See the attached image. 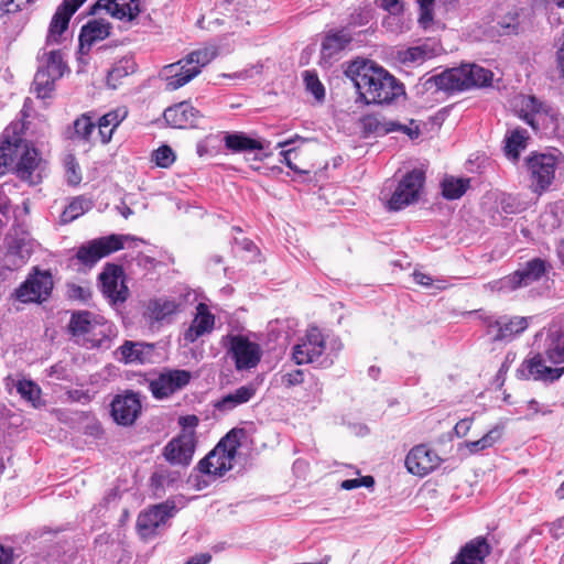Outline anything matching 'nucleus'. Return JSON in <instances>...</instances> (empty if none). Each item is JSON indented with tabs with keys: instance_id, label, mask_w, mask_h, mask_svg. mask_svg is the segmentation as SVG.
Returning a JSON list of instances; mask_svg holds the SVG:
<instances>
[{
	"instance_id": "f257e3e1",
	"label": "nucleus",
	"mask_w": 564,
	"mask_h": 564,
	"mask_svg": "<svg viewBox=\"0 0 564 564\" xmlns=\"http://www.w3.org/2000/svg\"><path fill=\"white\" fill-rule=\"evenodd\" d=\"M365 105H391L405 95L404 85L383 66L371 59L352 61L345 69Z\"/></svg>"
},
{
	"instance_id": "f03ea898",
	"label": "nucleus",
	"mask_w": 564,
	"mask_h": 564,
	"mask_svg": "<svg viewBox=\"0 0 564 564\" xmlns=\"http://www.w3.org/2000/svg\"><path fill=\"white\" fill-rule=\"evenodd\" d=\"M9 167L20 181L32 186L42 183L47 171V162L22 138L18 124L7 127L0 138V175Z\"/></svg>"
},
{
	"instance_id": "7ed1b4c3",
	"label": "nucleus",
	"mask_w": 564,
	"mask_h": 564,
	"mask_svg": "<svg viewBox=\"0 0 564 564\" xmlns=\"http://www.w3.org/2000/svg\"><path fill=\"white\" fill-rule=\"evenodd\" d=\"M494 73L477 64H462L459 67L446 69L425 80V89L435 88L446 93L464 91L471 88L489 87Z\"/></svg>"
},
{
	"instance_id": "20e7f679",
	"label": "nucleus",
	"mask_w": 564,
	"mask_h": 564,
	"mask_svg": "<svg viewBox=\"0 0 564 564\" xmlns=\"http://www.w3.org/2000/svg\"><path fill=\"white\" fill-rule=\"evenodd\" d=\"M343 344L338 338L326 341L322 330L312 326L301 340L292 347V359L296 365L312 364L318 368L330 367Z\"/></svg>"
},
{
	"instance_id": "39448f33",
	"label": "nucleus",
	"mask_w": 564,
	"mask_h": 564,
	"mask_svg": "<svg viewBox=\"0 0 564 564\" xmlns=\"http://www.w3.org/2000/svg\"><path fill=\"white\" fill-rule=\"evenodd\" d=\"M246 435L247 431L243 427H234L228 431L197 463L196 469L213 479L223 478L232 468V462Z\"/></svg>"
},
{
	"instance_id": "423d86ee",
	"label": "nucleus",
	"mask_w": 564,
	"mask_h": 564,
	"mask_svg": "<svg viewBox=\"0 0 564 564\" xmlns=\"http://www.w3.org/2000/svg\"><path fill=\"white\" fill-rule=\"evenodd\" d=\"M423 191V167L405 172L397 182L394 189L387 194L382 191L384 207L388 212H400L415 204Z\"/></svg>"
},
{
	"instance_id": "0eeeda50",
	"label": "nucleus",
	"mask_w": 564,
	"mask_h": 564,
	"mask_svg": "<svg viewBox=\"0 0 564 564\" xmlns=\"http://www.w3.org/2000/svg\"><path fill=\"white\" fill-rule=\"evenodd\" d=\"M209 61L206 51H194L185 59L164 66L161 76L166 82V89L172 91L183 87L195 78Z\"/></svg>"
},
{
	"instance_id": "6e6552de",
	"label": "nucleus",
	"mask_w": 564,
	"mask_h": 564,
	"mask_svg": "<svg viewBox=\"0 0 564 564\" xmlns=\"http://www.w3.org/2000/svg\"><path fill=\"white\" fill-rule=\"evenodd\" d=\"M54 281L50 270L33 267L25 280L14 290L13 296L23 304L46 302L53 292Z\"/></svg>"
},
{
	"instance_id": "1a4fd4ad",
	"label": "nucleus",
	"mask_w": 564,
	"mask_h": 564,
	"mask_svg": "<svg viewBox=\"0 0 564 564\" xmlns=\"http://www.w3.org/2000/svg\"><path fill=\"white\" fill-rule=\"evenodd\" d=\"M238 371L256 368L262 358L261 346L240 334H227L221 339Z\"/></svg>"
},
{
	"instance_id": "9d476101",
	"label": "nucleus",
	"mask_w": 564,
	"mask_h": 564,
	"mask_svg": "<svg viewBox=\"0 0 564 564\" xmlns=\"http://www.w3.org/2000/svg\"><path fill=\"white\" fill-rule=\"evenodd\" d=\"M6 252L0 260V272H13L26 264L34 249L28 232L9 231L4 238Z\"/></svg>"
},
{
	"instance_id": "9b49d317",
	"label": "nucleus",
	"mask_w": 564,
	"mask_h": 564,
	"mask_svg": "<svg viewBox=\"0 0 564 564\" xmlns=\"http://www.w3.org/2000/svg\"><path fill=\"white\" fill-rule=\"evenodd\" d=\"M129 238V236L110 234L91 239L77 248L75 258L80 264L91 269L102 258L123 249L124 240Z\"/></svg>"
},
{
	"instance_id": "f8f14e48",
	"label": "nucleus",
	"mask_w": 564,
	"mask_h": 564,
	"mask_svg": "<svg viewBox=\"0 0 564 564\" xmlns=\"http://www.w3.org/2000/svg\"><path fill=\"white\" fill-rule=\"evenodd\" d=\"M224 145L231 153L253 154L252 158L246 156L247 161L260 162L272 155L269 141L253 138L242 131L225 132Z\"/></svg>"
},
{
	"instance_id": "ddd939ff",
	"label": "nucleus",
	"mask_w": 564,
	"mask_h": 564,
	"mask_svg": "<svg viewBox=\"0 0 564 564\" xmlns=\"http://www.w3.org/2000/svg\"><path fill=\"white\" fill-rule=\"evenodd\" d=\"M178 508L175 501L167 499L163 502L150 507L139 513L135 528L139 535L144 539H151L158 533V529L164 525L169 519L173 518Z\"/></svg>"
},
{
	"instance_id": "4468645a",
	"label": "nucleus",
	"mask_w": 564,
	"mask_h": 564,
	"mask_svg": "<svg viewBox=\"0 0 564 564\" xmlns=\"http://www.w3.org/2000/svg\"><path fill=\"white\" fill-rule=\"evenodd\" d=\"M352 41L354 36L348 28L340 26L325 31L321 43L319 65L324 68L330 67L350 47Z\"/></svg>"
},
{
	"instance_id": "2eb2a0df",
	"label": "nucleus",
	"mask_w": 564,
	"mask_h": 564,
	"mask_svg": "<svg viewBox=\"0 0 564 564\" xmlns=\"http://www.w3.org/2000/svg\"><path fill=\"white\" fill-rule=\"evenodd\" d=\"M123 278L122 267L116 263H106L98 275L100 292L111 306L122 304L128 299L129 290Z\"/></svg>"
},
{
	"instance_id": "dca6fc26",
	"label": "nucleus",
	"mask_w": 564,
	"mask_h": 564,
	"mask_svg": "<svg viewBox=\"0 0 564 564\" xmlns=\"http://www.w3.org/2000/svg\"><path fill=\"white\" fill-rule=\"evenodd\" d=\"M553 269L552 264L542 258H532L523 265L503 278V286L509 290H517L529 286L530 284L542 280Z\"/></svg>"
},
{
	"instance_id": "f3484780",
	"label": "nucleus",
	"mask_w": 564,
	"mask_h": 564,
	"mask_svg": "<svg viewBox=\"0 0 564 564\" xmlns=\"http://www.w3.org/2000/svg\"><path fill=\"white\" fill-rule=\"evenodd\" d=\"M534 192L541 193L549 188L555 177L556 156L550 153H532L525 160Z\"/></svg>"
},
{
	"instance_id": "a211bd4d",
	"label": "nucleus",
	"mask_w": 564,
	"mask_h": 564,
	"mask_svg": "<svg viewBox=\"0 0 564 564\" xmlns=\"http://www.w3.org/2000/svg\"><path fill=\"white\" fill-rule=\"evenodd\" d=\"M192 379V372L185 369H164L149 382V390L155 400H164L185 388Z\"/></svg>"
},
{
	"instance_id": "6ab92c4d",
	"label": "nucleus",
	"mask_w": 564,
	"mask_h": 564,
	"mask_svg": "<svg viewBox=\"0 0 564 564\" xmlns=\"http://www.w3.org/2000/svg\"><path fill=\"white\" fill-rule=\"evenodd\" d=\"M484 323L494 341H509L529 326L527 317L507 315H486Z\"/></svg>"
},
{
	"instance_id": "aec40b11",
	"label": "nucleus",
	"mask_w": 564,
	"mask_h": 564,
	"mask_svg": "<svg viewBox=\"0 0 564 564\" xmlns=\"http://www.w3.org/2000/svg\"><path fill=\"white\" fill-rule=\"evenodd\" d=\"M141 400L134 391L127 390L116 394L110 403V414L113 421L122 426L132 425L141 413Z\"/></svg>"
},
{
	"instance_id": "412c9836",
	"label": "nucleus",
	"mask_w": 564,
	"mask_h": 564,
	"mask_svg": "<svg viewBox=\"0 0 564 564\" xmlns=\"http://www.w3.org/2000/svg\"><path fill=\"white\" fill-rule=\"evenodd\" d=\"M359 123L364 138L383 137L388 133L400 131L413 139L416 138L420 133L419 128L413 130L410 127L400 123L399 121L386 120L383 117L376 113L362 116L359 119Z\"/></svg>"
},
{
	"instance_id": "4be33fe9",
	"label": "nucleus",
	"mask_w": 564,
	"mask_h": 564,
	"mask_svg": "<svg viewBox=\"0 0 564 564\" xmlns=\"http://www.w3.org/2000/svg\"><path fill=\"white\" fill-rule=\"evenodd\" d=\"M195 448V432H181L164 446L163 456L172 465L187 467L193 459Z\"/></svg>"
},
{
	"instance_id": "5701e85b",
	"label": "nucleus",
	"mask_w": 564,
	"mask_h": 564,
	"mask_svg": "<svg viewBox=\"0 0 564 564\" xmlns=\"http://www.w3.org/2000/svg\"><path fill=\"white\" fill-rule=\"evenodd\" d=\"M87 0H63L57 7L48 25L46 45L61 44L62 36L68 29L70 18Z\"/></svg>"
},
{
	"instance_id": "b1692460",
	"label": "nucleus",
	"mask_w": 564,
	"mask_h": 564,
	"mask_svg": "<svg viewBox=\"0 0 564 564\" xmlns=\"http://www.w3.org/2000/svg\"><path fill=\"white\" fill-rule=\"evenodd\" d=\"M167 126L176 129L199 128L203 115L191 101H181L167 107L163 112Z\"/></svg>"
},
{
	"instance_id": "393cba45",
	"label": "nucleus",
	"mask_w": 564,
	"mask_h": 564,
	"mask_svg": "<svg viewBox=\"0 0 564 564\" xmlns=\"http://www.w3.org/2000/svg\"><path fill=\"white\" fill-rule=\"evenodd\" d=\"M154 350V344L124 340L116 349L115 358L124 365H145L152 362Z\"/></svg>"
},
{
	"instance_id": "a878e982",
	"label": "nucleus",
	"mask_w": 564,
	"mask_h": 564,
	"mask_svg": "<svg viewBox=\"0 0 564 564\" xmlns=\"http://www.w3.org/2000/svg\"><path fill=\"white\" fill-rule=\"evenodd\" d=\"M111 29V23L105 19L89 20L80 28L77 53L80 56L88 55L96 42L102 41L110 35Z\"/></svg>"
},
{
	"instance_id": "bb28decb",
	"label": "nucleus",
	"mask_w": 564,
	"mask_h": 564,
	"mask_svg": "<svg viewBox=\"0 0 564 564\" xmlns=\"http://www.w3.org/2000/svg\"><path fill=\"white\" fill-rule=\"evenodd\" d=\"M257 390V384L253 382L240 386L214 401V411L220 414H227L236 408L251 401L254 398Z\"/></svg>"
},
{
	"instance_id": "cd10ccee",
	"label": "nucleus",
	"mask_w": 564,
	"mask_h": 564,
	"mask_svg": "<svg viewBox=\"0 0 564 564\" xmlns=\"http://www.w3.org/2000/svg\"><path fill=\"white\" fill-rule=\"evenodd\" d=\"M518 372L522 379L533 378L534 380L543 382H554L564 373V367H547L545 366L542 356L536 354L532 358L524 360L522 368L519 369Z\"/></svg>"
},
{
	"instance_id": "c85d7f7f",
	"label": "nucleus",
	"mask_w": 564,
	"mask_h": 564,
	"mask_svg": "<svg viewBox=\"0 0 564 564\" xmlns=\"http://www.w3.org/2000/svg\"><path fill=\"white\" fill-rule=\"evenodd\" d=\"M491 553V545L485 536L471 539L455 555L451 564H485V560Z\"/></svg>"
},
{
	"instance_id": "c756f323",
	"label": "nucleus",
	"mask_w": 564,
	"mask_h": 564,
	"mask_svg": "<svg viewBox=\"0 0 564 564\" xmlns=\"http://www.w3.org/2000/svg\"><path fill=\"white\" fill-rule=\"evenodd\" d=\"M214 325L215 316L204 305L199 304L195 318L184 333V339L188 343H195L199 337L210 333Z\"/></svg>"
},
{
	"instance_id": "7c9ffc66",
	"label": "nucleus",
	"mask_w": 564,
	"mask_h": 564,
	"mask_svg": "<svg viewBox=\"0 0 564 564\" xmlns=\"http://www.w3.org/2000/svg\"><path fill=\"white\" fill-rule=\"evenodd\" d=\"M15 389L21 399L30 403L34 409H41L45 405V402L42 400V389L34 380L19 379L15 383Z\"/></svg>"
},
{
	"instance_id": "2f4dec72",
	"label": "nucleus",
	"mask_w": 564,
	"mask_h": 564,
	"mask_svg": "<svg viewBox=\"0 0 564 564\" xmlns=\"http://www.w3.org/2000/svg\"><path fill=\"white\" fill-rule=\"evenodd\" d=\"M94 314L89 311L72 312L67 330L73 337L88 335L94 329Z\"/></svg>"
},
{
	"instance_id": "473e14b6",
	"label": "nucleus",
	"mask_w": 564,
	"mask_h": 564,
	"mask_svg": "<svg viewBox=\"0 0 564 564\" xmlns=\"http://www.w3.org/2000/svg\"><path fill=\"white\" fill-rule=\"evenodd\" d=\"M470 178L446 175L441 182L442 196L448 200L459 199L469 188Z\"/></svg>"
},
{
	"instance_id": "72a5a7b5",
	"label": "nucleus",
	"mask_w": 564,
	"mask_h": 564,
	"mask_svg": "<svg viewBox=\"0 0 564 564\" xmlns=\"http://www.w3.org/2000/svg\"><path fill=\"white\" fill-rule=\"evenodd\" d=\"M126 116L127 111L120 113V110H112L98 119L96 126H98L101 143L107 144L110 142L115 129L122 122Z\"/></svg>"
},
{
	"instance_id": "f704fd0d",
	"label": "nucleus",
	"mask_w": 564,
	"mask_h": 564,
	"mask_svg": "<svg viewBox=\"0 0 564 564\" xmlns=\"http://www.w3.org/2000/svg\"><path fill=\"white\" fill-rule=\"evenodd\" d=\"M57 79L47 69L39 67L32 83V90L40 99L51 98Z\"/></svg>"
},
{
	"instance_id": "c9c22d12",
	"label": "nucleus",
	"mask_w": 564,
	"mask_h": 564,
	"mask_svg": "<svg viewBox=\"0 0 564 564\" xmlns=\"http://www.w3.org/2000/svg\"><path fill=\"white\" fill-rule=\"evenodd\" d=\"M528 140V131L522 128L512 130L505 139V154L508 159L517 161L520 151L525 149Z\"/></svg>"
},
{
	"instance_id": "e433bc0d",
	"label": "nucleus",
	"mask_w": 564,
	"mask_h": 564,
	"mask_svg": "<svg viewBox=\"0 0 564 564\" xmlns=\"http://www.w3.org/2000/svg\"><path fill=\"white\" fill-rule=\"evenodd\" d=\"M148 310L151 318L162 322L177 312L178 304L174 300L155 299L150 301Z\"/></svg>"
},
{
	"instance_id": "4c0bfd02",
	"label": "nucleus",
	"mask_w": 564,
	"mask_h": 564,
	"mask_svg": "<svg viewBox=\"0 0 564 564\" xmlns=\"http://www.w3.org/2000/svg\"><path fill=\"white\" fill-rule=\"evenodd\" d=\"M94 206V203L90 198L80 195L74 197L70 203L64 209L61 218L63 223H70L77 219L79 216L84 215L88 210H90Z\"/></svg>"
},
{
	"instance_id": "58836bf2",
	"label": "nucleus",
	"mask_w": 564,
	"mask_h": 564,
	"mask_svg": "<svg viewBox=\"0 0 564 564\" xmlns=\"http://www.w3.org/2000/svg\"><path fill=\"white\" fill-rule=\"evenodd\" d=\"M503 433L502 425H495L489 430L481 438L477 441L466 442L465 446L468 448L470 454H477L494 446L501 437Z\"/></svg>"
},
{
	"instance_id": "ea45409f",
	"label": "nucleus",
	"mask_w": 564,
	"mask_h": 564,
	"mask_svg": "<svg viewBox=\"0 0 564 564\" xmlns=\"http://www.w3.org/2000/svg\"><path fill=\"white\" fill-rule=\"evenodd\" d=\"M140 12V0H116L111 15L116 19L130 22L134 20Z\"/></svg>"
},
{
	"instance_id": "a19ab883",
	"label": "nucleus",
	"mask_w": 564,
	"mask_h": 564,
	"mask_svg": "<svg viewBox=\"0 0 564 564\" xmlns=\"http://www.w3.org/2000/svg\"><path fill=\"white\" fill-rule=\"evenodd\" d=\"M375 17V9L370 3L358 6L350 12L347 18V23L344 28H348L350 31L354 28H360L367 25Z\"/></svg>"
},
{
	"instance_id": "79ce46f5",
	"label": "nucleus",
	"mask_w": 564,
	"mask_h": 564,
	"mask_svg": "<svg viewBox=\"0 0 564 564\" xmlns=\"http://www.w3.org/2000/svg\"><path fill=\"white\" fill-rule=\"evenodd\" d=\"M302 77L306 91L312 94L316 101H324L325 87L319 80L317 72L315 69H306L303 72Z\"/></svg>"
},
{
	"instance_id": "37998d69",
	"label": "nucleus",
	"mask_w": 564,
	"mask_h": 564,
	"mask_svg": "<svg viewBox=\"0 0 564 564\" xmlns=\"http://www.w3.org/2000/svg\"><path fill=\"white\" fill-rule=\"evenodd\" d=\"M134 72V64L130 59L116 63L107 74V85L116 88L117 84L126 76Z\"/></svg>"
},
{
	"instance_id": "c03bdc74",
	"label": "nucleus",
	"mask_w": 564,
	"mask_h": 564,
	"mask_svg": "<svg viewBox=\"0 0 564 564\" xmlns=\"http://www.w3.org/2000/svg\"><path fill=\"white\" fill-rule=\"evenodd\" d=\"M409 20L405 13H387L381 21V26L390 33L400 34L410 30Z\"/></svg>"
},
{
	"instance_id": "a18cd8bd",
	"label": "nucleus",
	"mask_w": 564,
	"mask_h": 564,
	"mask_svg": "<svg viewBox=\"0 0 564 564\" xmlns=\"http://www.w3.org/2000/svg\"><path fill=\"white\" fill-rule=\"evenodd\" d=\"M547 359L552 364L564 362V334L553 333L550 336V344L545 350Z\"/></svg>"
},
{
	"instance_id": "49530a36",
	"label": "nucleus",
	"mask_w": 564,
	"mask_h": 564,
	"mask_svg": "<svg viewBox=\"0 0 564 564\" xmlns=\"http://www.w3.org/2000/svg\"><path fill=\"white\" fill-rule=\"evenodd\" d=\"M422 459L423 444H417L410 449L404 459L406 470L412 475L423 477V466L421 464Z\"/></svg>"
},
{
	"instance_id": "de8ad7c7",
	"label": "nucleus",
	"mask_w": 564,
	"mask_h": 564,
	"mask_svg": "<svg viewBox=\"0 0 564 564\" xmlns=\"http://www.w3.org/2000/svg\"><path fill=\"white\" fill-rule=\"evenodd\" d=\"M42 69H47L55 78H61L64 75L67 65L63 61V55L59 50H53L48 53L46 63L40 66Z\"/></svg>"
},
{
	"instance_id": "09e8293b",
	"label": "nucleus",
	"mask_w": 564,
	"mask_h": 564,
	"mask_svg": "<svg viewBox=\"0 0 564 564\" xmlns=\"http://www.w3.org/2000/svg\"><path fill=\"white\" fill-rule=\"evenodd\" d=\"M95 128L96 121L88 113H83L74 121V134L84 141H89Z\"/></svg>"
},
{
	"instance_id": "8fccbe9b",
	"label": "nucleus",
	"mask_w": 564,
	"mask_h": 564,
	"mask_svg": "<svg viewBox=\"0 0 564 564\" xmlns=\"http://www.w3.org/2000/svg\"><path fill=\"white\" fill-rule=\"evenodd\" d=\"M175 159H176V156H175L174 151L167 144H163V145L159 147L153 152V160H154L155 164L162 169L170 167L174 163Z\"/></svg>"
},
{
	"instance_id": "3c124183",
	"label": "nucleus",
	"mask_w": 564,
	"mask_h": 564,
	"mask_svg": "<svg viewBox=\"0 0 564 564\" xmlns=\"http://www.w3.org/2000/svg\"><path fill=\"white\" fill-rule=\"evenodd\" d=\"M305 372L302 369H293L290 371L282 370L281 372V384L284 388H293L304 382Z\"/></svg>"
},
{
	"instance_id": "603ef678",
	"label": "nucleus",
	"mask_w": 564,
	"mask_h": 564,
	"mask_svg": "<svg viewBox=\"0 0 564 564\" xmlns=\"http://www.w3.org/2000/svg\"><path fill=\"white\" fill-rule=\"evenodd\" d=\"M500 210L507 215H513L521 210V204L517 197L510 194H502L498 200Z\"/></svg>"
},
{
	"instance_id": "864d4df0",
	"label": "nucleus",
	"mask_w": 564,
	"mask_h": 564,
	"mask_svg": "<svg viewBox=\"0 0 564 564\" xmlns=\"http://www.w3.org/2000/svg\"><path fill=\"white\" fill-rule=\"evenodd\" d=\"M375 482V478L370 475H367L358 478L345 479L341 481L340 488L344 490H352L359 487L372 488Z\"/></svg>"
},
{
	"instance_id": "5fc2aeb1",
	"label": "nucleus",
	"mask_w": 564,
	"mask_h": 564,
	"mask_svg": "<svg viewBox=\"0 0 564 564\" xmlns=\"http://www.w3.org/2000/svg\"><path fill=\"white\" fill-rule=\"evenodd\" d=\"M67 296L70 300L87 303L91 297L90 289L75 283L67 284Z\"/></svg>"
},
{
	"instance_id": "6e6d98bb",
	"label": "nucleus",
	"mask_w": 564,
	"mask_h": 564,
	"mask_svg": "<svg viewBox=\"0 0 564 564\" xmlns=\"http://www.w3.org/2000/svg\"><path fill=\"white\" fill-rule=\"evenodd\" d=\"M375 4L387 13H405V4L402 0H376Z\"/></svg>"
},
{
	"instance_id": "4d7b16f0",
	"label": "nucleus",
	"mask_w": 564,
	"mask_h": 564,
	"mask_svg": "<svg viewBox=\"0 0 564 564\" xmlns=\"http://www.w3.org/2000/svg\"><path fill=\"white\" fill-rule=\"evenodd\" d=\"M263 65L259 62L257 64L251 65L248 68H245L242 70L236 72L232 75H229L230 78L236 79H250L254 77L256 75H260L262 73Z\"/></svg>"
},
{
	"instance_id": "13d9d810",
	"label": "nucleus",
	"mask_w": 564,
	"mask_h": 564,
	"mask_svg": "<svg viewBox=\"0 0 564 564\" xmlns=\"http://www.w3.org/2000/svg\"><path fill=\"white\" fill-rule=\"evenodd\" d=\"M67 183L72 186H76L82 182V174L78 164L74 159L67 163L66 166Z\"/></svg>"
},
{
	"instance_id": "bf43d9fd",
	"label": "nucleus",
	"mask_w": 564,
	"mask_h": 564,
	"mask_svg": "<svg viewBox=\"0 0 564 564\" xmlns=\"http://www.w3.org/2000/svg\"><path fill=\"white\" fill-rule=\"evenodd\" d=\"M294 151H295V148H289L286 150H282L280 152V155L282 156L280 162L285 164L291 171H293L296 174H300V175L308 174V171L300 169L296 164H294L292 162L291 154Z\"/></svg>"
},
{
	"instance_id": "052dcab7",
	"label": "nucleus",
	"mask_w": 564,
	"mask_h": 564,
	"mask_svg": "<svg viewBox=\"0 0 564 564\" xmlns=\"http://www.w3.org/2000/svg\"><path fill=\"white\" fill-rule=\"evenodd\" d=\"M198 424L199 419L195 414H187L178 417V425L182 427V432H195Z\"/></svg>"
},
{
	"instance_id": "680f3d73",
	"label": "nucleus",
	"mask_w": 564,
	"mask_h": 564,
	"mask_svg": "<svg viewBox=\"0 0 564 564\" xmlns=\"http://www.w3.org/2000/svg\"><path fill=\"white\" fill-rule=\"evenodd\" d=\"M443 52L441 43L434 37H425V58L437 56Z\"/></svg>"
},
{
	"instance_id": "e2e57ef3",
	"label": "nucleus",
	"mask_w": 564,
	"mask_h": 564,
	"mask_svg": "<svg viewBox=\"0 0 564 564\" xmlns=\"http://www.w3.org/2000/svg\"><path fill=\"white\" fill-rule=\"evenodd\" d=\"M498 24L505 34L517 33L519 29L518 19L516 15L506 17L502 19V21H499Z\"/></svg>"
},
{
	"instance_id": "0e129e2a",
	"label": "nucleus",
	"mask_w": 564,
	"mask_h": 564,
	"mask_svg": "<svg viewBox=\"0 0 564 564\" xmlns=\"http://www.w3.org/2000/svg\"><path fill=\"white\" fill-rule=\"evenodd\" d=\"M420 58H423V45H417L414 47H409L402 54L403 63H412Z\"/></svg>"
},
{
	"instance_id": "69168bd1",
	"label": "nucleus",
	"mask_w": 564,
	"mask_h": 564,
	"mask_svg": "<svg viewBox=\"0 0 564 564\" xmlns=\"http://www.w3.org/2000/svg\"><path fill=\"white\" fill-rule=\"evenodd\" d=\"M474 417H465L456 423L454 426V433L457 437H464L468 434L471 429Z\"/></svg>"
},
{
	"instance_id": "338daca9",
	"label": "nucleus",
	"mask_w": 564,
	"mask_h": 564,
	"mask_svg": "<svg viewBox=\"0 0 564 564\" xmlns=\"http://www.w3.org/2000/svg\"><path fill=\"white\" fill-rule=\"evenodd\" d=\"M549 532L555 540L564 538V516L549 524Z\"/></svg>"
},
{
	"instance_id": "774afa93",
	"label": "nucleus",
	"mask_w": 564,
	"mask_h": 564,
	"mask_svg": "<svg viewBox=\"0 0 564 564\" xmlns=\"http://www.w3.org/2000/svg\"><path fill=\"white\" fill-rule=\"evenodd\" d=\"M14 557V549L0 543V564H13Z\"/></svg>"
}]
</instances>
